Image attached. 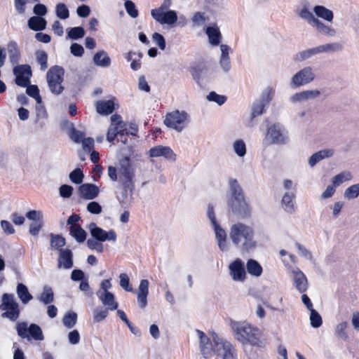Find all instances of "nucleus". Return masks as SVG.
Masks as SVG:
<instances>
[{
  "label": "nucleus",
  "mask_w": 359,
  "mask_h": 359,
  "mask_svg": "<svg viewBox=\"0 0 359 359\" xmlns=\"http://www.w3.org/2000/svg\"><path fill=\"white\" fill-rule=\"evenodd\" d=\"M255 229L250 225L237 222L231 225L229 237L232 243L243 252L255 249L258 243L255 238Z\"/></svg>",
  "instance_id": "nucleus-1"
},
{
  "label": "nucleus",
  "mask_w": 359,
  "mask_h": 359,
  "mask_svg": "<svg viewBox=\"0 0 359 359\" xmlns=\"http://www.w3.org/2000/svg\"><path fill=\"white\" fill-rule=\"evenodd\" d=\"M313 8L308 0H302L295 13L299 18L306 22L319 34L330 37L334 36L337 34L336 29L316 18L312 12Z\"/></svg>",
  "instance_id": "nucleus-2"
},
{
  "label": "nucleus",
  "mask_w": 359,
  "mask_h": 359,
  "mask_svg": "<svg viewBox=\"0 0 359 359\" xmlns=\"http://www.w3.org/2000/svg\"><path fill=\"white\" fill-rule=\"evenodd\" d=\"M230 328L235 339L243 345L258 346L261 331L245 321L231 320Z\"/></svg>",
  "instance_id": "nucleus-3"
},
{
  "label": "nucleus",
  "mask_w": 359,
  "mask_h": 359,
  "mask_svg": "<svg viewBox=\"0 0 359 359\" xmlns=\"http://www.w3.org/2000/svg\"><path fill=\"white\" fill-rule=\"evenodd\" d=\"M135 168L128 157H124L118 161V180L123 187L133 190L134 189V177Z\"/></svg>",
  "instance_id": "nucleus-4"
},
{
  "label": "nucleus",
  "mask_w": 359,
  "mask_h": 359,
  "mask_svg": "<svg viewBox=\"0 0 359 359\" xmlns=\"http://www.w3.org/2000/svg\"><path fill=\"white\" fill-rule=\"evenodd\" d=\"M190 122V116L185 111L175 110L165 116V125L178 133L182 131Z\"/></svg>",
  "instance_id": "nucleus-5"
},
{
  "label": "nucleus",
  "mask_w": 359,
  "mask_h": 359,
  "mask_svg": "<svg viewBox=\"0 0 359 359\" xmlns=\"http://www.w3.org/2000/svg\"><path fill=\"white\" fill-rule=\"evenodd\" d=\"M214 353L219 359H238V353L233 344L224 338H214Z\"/></svg>",
  "instance_id": "nucleus-6"
},
{
  "label": "nucleus",
  "mask_w": 359,
  "mask_h": 359,
  "mask_svg": "<svg viewBox=\"0 0 359 359\" xmlns=\"http://www.w3.org/2000/svg\"><path fill=\"white\" fill-rule=\"evenodd\" d=\"M65 70L62 67L55 65L49 69L46 74V79L51 93L55 95L60 94L64 88L63 82Z\"/></svg>",
  "instance_id": "nucleus-7"
},
{
  "label": "nucleus",
  "mask_w": 359,
  "mask_h": 359,
  "mask_svg": "<svg viewBox=\"0 0 359 359\" xmlns=\"http://www.w3.org/2000/svg\"><path fill=\"white\" fill-rule=\"evenodd\" d=\"M18 334L22 339L42 341L44 339L41 327L34 323L28 325L26 322H20L16 325Z\"/></svg>",
  "instance_id": "nucleus-8"
},
{
  "label": "nucleus",
  "mask_w": 359,
  "mask_h": 359,
  "mask_svg": "<svg viewBox=\"0 0 359 359\" xmlns=\"http://www.w3.org/2000/svg\"><path fill=\"white\" fill-rule=\"evenodd\" d=\"M0 309L6 311L2 314L3 317L8 318L12 321L16 320L20 316L19 306L14 295L5 293L2 296V303L0 305Z\"/></svg>",
  "instance_id": "nucleus-9"
},
{
  "label": "nucleus",
  "mask_w": 359,
  "mask_h": 359,
  "mask_svg": "<svg viewBox=\"0 0 359 359\" xmlns=\"http://www.w3.org/2000/svg\"><path fill=\"white\" fill-rule=\"evenodd\" d=\"M127 124L122 120L118 114H114L111 116V125L109 126L107 140L109 142H113L118 135L123 136L128 135Z\"/></svg>",
  "instance_id": "nucleus-10"
},
{
  "label": "nucleus",
  "mask_w": 359,
  "mask_h": 359,
  "mask_svg": "<svg viewBox=\"0 0 359 359\" xmlns=\"http://www.w3.org/2000/svg\"><path fill=\"white\" fill-rule=\"evenodd\" d=\"M266 139L271 144H285L288 141V133L281 124L274 123L268 128Z\"/></svg>",
  "instance_id": "nucleus-11"
},
{
  "label": "nucleus",
  "mask_w": 359,
  "mask_h": 359,
  "mask_svg": "<svg viewBox=\"0 0 359 359\" xmlns=\"http://www.w3.org/2000/svg\"><path fill=\"white\" fill-rule=\"evenodd\" d=\"M208 216L214 228L215 233V238L217 239L218 246L222 251H226L229 248V245L226 241V233L216 221V217L214 212L213 208L208 206Z\"/></svg>",
  "instance_id": "nucleus-12"
},
{
  "label": "nucleus",
  "mask_w": 359,
  "mask_h": 359,
  "mask_svg": "<svg viewBox=\"0 0 359 359\" xmlns=\"http://www.w3.org/2000/svg\"><path fill=\"white\" fill-rule=\"evenodd\" d=\"M315 77L313 68L311 67H306L292 76L290 85L292 88L304 86L313 82Z\"/></svg>",
  "instance_id": "nucleus-13"
},
{
  "label": "nucleus",
  "mask_w": 359,
  "mask_h": 359,
  "mask_svg": "<svg viewBox=\"0 0 359 359\" xmlns=\"http://www.w3.org/2000/svg\"><path fill=\"white\" fill-rule=\"evenodd\" d=\"M228 205L235 214L242 217H248L251 212L250 207L246 201L245 196L229 198Z\"/></svg>",
  "instance_id": "nucleus-14"
},
{
  "label": "nucleus",
  "mask_w": 359,
  "mask_h": 359,
  "mask_svg": "<svg viewBox=\"0 0 359 359\" xmlns=\"http://www.w3.org/2000/svg\"><path fill=\"white\" fill-rule=\"evenodd\" d=\"M229 276L236 282H244L247 278L244 262L237 258L229 265Z\"/></svg>",
  "instance_id": "nucleus-15"
},
{
  "label": "nucleus",
  "mask_w": 359,
  "mask_h": 359,
  "mask_svg": "<svg viewBox=\"0 0 359 359\" xmlns=\"http://www.w3.org/2000/svg\"><path fill=\"white\" fill-rule=\"evenodd\" d=\"M88 229L92 237L100 242H104L106 241L115 242L116 240V233L113 229L106 231L102 228L98 227L94 222L89 224Z\"/></svg>",
  "instance_id": "nucleus-16"
},
{
  "label": "nucleus",
  "mask_w": 359,
  "mask_h": 359,
  "mask_svg": "<svg viewBox=\"0 0 359 359\" xmlns=\"http://www.w3.org/2000/svg\"><path fill=\"white\" fill-rule=\"evenodd\" d=\"M13 74L16 76L15 83L18 86L26 87L30 83L32 72L29 66H17L13 69Z\"/></svg>",
  "instance_id": "nucleus-17"
},
{
  "label": "nucleus",
  "mask_w": 359,
  "mask_h": 359,
  "mask_svg": "<svg viewBox=\"0 0 359 359\" xmlns=\"http://www.w3.org/2000/svg\"><path fill=\"white\" fill-rule=\"evenodd\" d=\"M196 333L200 339L201 353L205 358H208L212 355V353L214 352V339H212V341H210L207 335L203 332L198 330H196ZM215 337L216 336H214L213 338Z\"/></svg>",
  "instance_id": "nucleus-18"
},
{
  "label": "nucleus",
  "mask_w": 359,
  "mask_h": 359,
  "mask_svg": "<svg viewBox=\"0 0 359 359\" xmlns=\"http://www.w3.org/2000/svg\"><path fill=\"white\" fill-rule=\"evenodd\" d=\"M292 280L297 290L303 293L308 288V281L304 273L298 268L292 270Z\"/></svg>",
  "instance_id": "nucleus-19"
},
{
  "label": "nucleus",
  "mask_w": 359,
  "mask_h": 359,
  "mask_svg": "<svg viewBox=\"0 0 359 359\" xmlns=\"http://www.w3.org/2000/svg\"><path fill=\"white\" fill-rule=\"evenodd\" d=\"M149 156L151 157H161L163 156L165 158L174 161H175V154L173 151L166 146H156L149 149Z\"/></svg>",
  "instance_id": "nucleus-20"
},
{
  "label": "nucleus",
  "mask_w": 359,
  "mask_h": 359,
  "mask_svg": "<svg viewBox=\"0 0 359 359\" xmlns=\"http://www.w3.org/2000/svg\"><path fill=\"white\" fill-rule=\"evenodd\" d=\"M152 18L161 24L172 25L177 20V13L175 11L170 10L162 13L154 11Z\"/></svg>",
  "instance_id": "nucleus-21"
},
{
  "label": "nucleus",
  "mask_w": 359,
  "mask_h": 359,
  "mask_svg": "<svg viewBox=\"0 0 359 359\" xmlns=\"http://www.w3.org/2000/svg\"><path fill=\"white\" fill-rule=\"evenodd\" d=\"M79 192L81 198L86 200H93L98 196L100 189L95 184H83L79 187Z\"/></svg>",
  "instance_id": "nucleus-22"
},
{
  "label": "nucleus",
  "mask_w": 359,
  "mask_h": 359,
  "mask_svg": "<svg viewBox=\"0 0 359 359\" xmlns=\"http://www.w3.org/2000/svg\"><path fill=\"white\" fill-rule=\"evenodd\" d=\"M149 283L148 280L142 279L137 290V302L140 308L144 309L147 305Z\"/></svg>",
  "instance_id": "nucleus-23"
},
{
  "label": "nucleus",
  "mask_w": 359,
  "mask_h": 359,
  "mask_svg": "<svg viewBox=\"0 0 359 359\" xmlns=\"http://www.w3.org/2000/svg\"><path fill=\"white\" fill-rule=\"evenodd\" d=\"M72 252L69 249H60L58 257V268L66 269H71L73 266Z\"/></svg>",
  "instance_id": "nucleus-24"
},
{
  "label": "nucleus",
  "mask_w": 359,
  "mask_h": 359,
  "mask_svg": "<svg viewBox=\"0 0 359 359\" xmlns=\"http://www.w3.org/2000/svg\"><path fill=\"white\" fill-rule=\"evenodd\" d=\"M97 296L100 299L103 305L111 311L116 310L118 308V303L115 300L114 295L110 292H97Z\"/></svg>",
  "instance_id": "nucleus-25"
},
{
  "label": "nucleus",
  "mask_w": 359,
  "mask_h": 359,
  "mask_svg": "<svg viewBox=\"0 0 359 359\" xmlns=\"http://www.w3.org/2000/svg\"><path fill=\"white\" fill-rule=\"evenodd\" d=\"M313 12L316 18L322 19L327 22H332L334 20V13L330 9L322 5H316L313 8Z\"/></svg>",
  "instance_id": "nucleus-26"
},
{
  "label": "nucleus",
  "mask_w": 359,
  "mask_h": 359,
  "mask_svg": "<svg viewBox=\"0 0 359 359\" xmlns=\"http://www.w3.org/2000/svg\"><path fill=\"white\" fill-rule=\"evenodd\" d=\"M334 154V149H325L318 151L314 153L309 158V164L311 167H313L319 161L325 159L331 158Z\"/></svg>",
  "instance_id": "nucleus-27"
},
{
  "label": "nucleus",
  "mask_w": 359,
  "mask_h": 359,
  "mask_svg": "<svg viewBox=\"0 0 359 359\" xmlns=\"http://www.w3.org/2000/svg\"><path fill=\"white\" fill-rule=\"evenodd\" d=\"M205 34L208 35L209 43L211 45H219L222 39V34L219 27L216 25L207 27Z\"/></svg>",
  "instance_id": "nucleus-28"
},
{
  "label": "nucleus",
  "mask_w": 359,
  "mask_h": 359,
  "mask_svg": "<svg viewBox=\"0 0 359 359\" xmlns=\"http://www.w3.org/2000/svg\"><path fill=\"white\" fill-rule=\"evenodd\" d=\"M93 60L96 66L100 67L107 68L111 65V59L104 50L97 52L94 55Z\"/></svg>",
  "instance_id": "nucleus-29"
},
{
  "label": "nucleus",
  "mask_w": 359,
  "mask_h": 359,
  "mask_svg": "<svg viewBox=\"0 0 359 359\" xmlns=\"http://www.w3.org/2000/svg\"><path fill=\"white\" fill-rule=\"evenodd\" d=\"M114 109L113 100H101L96 103V111L98 114L108 115L111 114Z\"/></svg>",
  "instance_id": "nucleus-30"
},
{
  "label": "nucleus",
  "mask_w": 359,
  "mask_h": 359,
  "mask_svg": "<svg viewBox=\"0 0 359 359\" xmlns=\"http://www.w3.org/2000/svg\"><path fill=\"white\" fill-rule=\"evenodd\" d=\"M7 50L9 55L10 62L13 65L18 64L20 60V53L16 42L10 41L7 44Z\"/></svg>",
  "instance_id": "nucleus-31"
},
{
  "label": "nucleus",
  "mask_w": 359,
  "mask_h": 359,
  "mask_svg": "<svg viewBox=\"0 0 359 359\" xmlns=\"http://www.w3.org/2000/svg\"><path fill=\"white\" fill-rule=\"evenodd\" d=\"M294 197L295 196L293 192H286L283 196L282 205L285 211L288 213H292L294 212Z\"/></svg>",
  "instance_id": "nucleus-32"
},
{
  "label": "nucleus",
  "mask_w": 359,
  "mask_h": 359,
  "mask_svg": "<svg viewBox=\"0 0 359 359\" xmlns=\"http://www.w3.org/2000/svg\"><path fill=\"white\" fill-rule=\"evenodd\" d=\"M28 26L34 31L43 30L46 27V20L39 16H33L29 19Z\"/></svg>",
  "instance_id": "nucleus-33"
},
{
  "label": "nucleus",
  "mask_w": 359,
  "mask_h": 359,
  "mask_svg": "<svg viewBox=\"0 0 359 359\" xmlns=\"http://www.w3.org/2000/svg\"><path fill=\"white\" fill-rule=\"evenodd\" d=\"M17 294L19 299L24 304H27L33 297L29 293L27 287L23 283H18L16 290Z\"/></svg>",
  "instance_id": "nucleus-34"
},
{
  "label": "nucleus",
  "mask_w": 359,
  "mask_h": 359,
  "mask_svg": "<svg viewBox=\"0 0 359 359\" xmlns=\"http://www.w3.org/2000/svg\"><path fill=\"white\" fill-rule=\"evenodd\" d=\"M229 185L230 192L229 198H235L244 196L243 191L237 180L232 178L229 179Z\"/></svg>",
  "instance_id": "nucleus-35"
},
{
  "label": "nucleus",
  "mask_w": 359,
  "mask_h": 359,
  "mask_svg": "<svg viewBox=\"0 0 359 359\" xmlns=\"http://www.w3.org/2000/svg\"><path fill=\"white\" fill-rule=\"evenodd\" d=\"M246 268L248 272L256 277H259L262 273V267L259 262L255 259H250L247 262Z\"/></svg>",
  "instance_id": "nucleus-36"
},
{
  "label": "nucleus",
  "mask_w": 359,
  "mask_h": 359,
  "mask_svg": "<svg viewBox=\"0 0 359 359\" xmlns=\"http://www.w3.org/2000/svg\"><path fill=\"white\" fill-rule=\"evenodd\" d=\"M317 48L318 54L323 53H334L341 51L343 49V46L338 42H334L318 46Z\"/></svg>",
  "instance_id": "nucleus-37"
},
{
  "label": "nucleus",
  "mask_w": 359,
  "mask_h": 359,
  "mask_svg": "<svg viewBox=\"0 0 359 359\" xmlns=\"http://www.w3.org/2000/svg\"><path fill=\"white\" fill-rule=\"evenodd\" d=\"M353 175L350 171H343L332 178V182L333 186L339 187L343 182L351 180Z\"/></svg>",
  "instance_id": "nucleus-38"
},
{
  "label": "nucleus",
  "mask_w": 359,
  "mask_h": 359,
  "mask_svg": "<svg viewBox=\"0 0 359 359\" xmlns=\"http://www.w3.org/2000/svg\"><path fill=\"white\" fill-rule=\"evenodd\" d=\"M38 299L44 304H49L52 303L54 300V294L52 288L48 285L44 286L43 291Z\"/></svg>",
  "instance_id": "nucleus-39"
},
{
  "label": "nucleus",
  "mask_w": 359,
  "mask_h": 359,
  "mask_svg": "<svg viewBox=\"0 0 359 359\" xmlns=\"http://www.w3.org/2000/svg\"><path fill=\"white\" fill-rule=\"evenodd\" d=\"M70 234L79 243H82L86 240V232L79 225H72L70 226Z\"/></svg>",
  "instance_id": "nucleus-40"
},
{
  "label": "nucleus",
  "mask_w": 359,
  "mask_h": 359,
  "mask_svg": "<svg viewBox=\"0 0 359 359\" xmlns=\"http://www.w3.org/2000/svg\"><path fill=\"white\" fill-rule=\"evenodd\" d=\"M318 54L317 47H314L312 48H309L298 53L294 57V60L298 62H302L305 60H307L313 55Z\"/></svg>",
  "instance_id": "nucleus-41"
},
{
  "label": "nucleus",
  "mask_w": 359,
  "mask_h": 359,
  "mask_svg": "<svg viewBox=\"0 0 359 359\" xmlns=\"http://www.w3.org/2000/svg\"><path fill=\"white\" fill-rule=\"evenodd\" d=\"M67 39L77 40L84 36L85 30L81 27H75L67 29Z\"/></svg>",
  "instance_id": "nucleus-42"
},
{
  "label": "nucleus",
  "mask_w": 359,
  "mask_h": 359,
  "mask_svg": "<svg viewBox=\"0 0 359 359\" xmlns=\"http://www.w3.org/2000/svg\"><path fill=\"white\" fill-rule=\"evenodd\" d=\"M233 149L238 157H243L246 154V145L243 140H236L233 142Z\"/></svg>",
  "instance_id": "nucleus-43"
},
{
  "label": "nucleus",
  "mask_w": 359,
  "mask_h": 359,
  "mask_svg": "<svg viewBox=\"0 0 359 359\" xmlns=\"http://www.w3.org/2000/svg\"><path fill=\"white\" fill-rule=\"evenodd\" d=\"M359 196V183L353 184L348 187L344 194L345 198L352 200L356 198Z\"/></svg>",
  "instance_id": "nucleus-44"
},
{
  "label": "nucleus",
  "mask_w": 359,
  "mask_h": 359,
  "mask_svg": "<svg viewBox=\"0 0 359 359\" xmlns=\"http://www.w3.org/2000/svg\"><path fill=\"white\" fill-rule=\"evenodd\" d=\"M55 14L57 18L65 20L69 16V12L67 6L63 3H59L55 6Z\"/></svg>",
  "instance_id": "nucleus-45"
},
{
  "label": "nucleus",
  "mask_w": 359,
  "mask_h": 359,
  "mask_svg": "<svg viewBox=\"0 0 359 359\" xmlns=\"http://www.w3.org/2000/svg\"><path fill=\"white\" fill-rule=\"evenodd\" d=\"M123 187L124 189L121 193V196H118V199L123 205H126L130 204L132 201L133 190L130 191L128 188H126L125 187Z\"/></svg>",
  "instance_id": "nucleus-46"
},
{
  "label": "nucleus",
  "mask_w": 359,
  "mask_h": 359,
  "mask_svg": "<svg viewBox=\"0 0 359 359\" xmlns=\"http://www.w3.org/2000/svg\"><path fill=\"white\" fill-rule=\"evenodd\" d=\"M77 320V314L74 312H69L64 316L62 319L63 325L67 328L73 327Z\"/></svg>",
  "instance_id": "nucleus-47"
},
{
  "label": "nucleus",
  "mask_w": 359,
  "mask_h": 359,
  "mask_svg": "<svg viewBox=\"0 0 359 359\" xmlns=\"http://www.w3.org/2000/svg\"><path fill=\"white\" fill-rule=\"evenodd\" d=\"M36 59L37 62L41 65V70L45 71L48 67V55L43 50H37L36 52Z\"/></svg>",
  "instance_id": "nucleus-48"
},
{
  "label": "nucleus",
  "mask_w": 359,
  "mask_h": 359,
  "mask_svg": "<svg viewBox=\"0 0 359 359\" xmlns=\"http://www.w3.org/2000/svg\"><path fill=\"white\" fill-rule=\"evenodd\" d=\"M108 310L101 306L95 309L93 311L94 320L98 323L104 320L108 315Z\"/></svg>",
  "instance_id": "nucleus-49"
},
{
  "label": "nucleus",
  "mask_w": 359,
  "mask_h": 359,
  "mask_svg": "<svg viewBox=\"0 0 359 359\" xmlns=\"http://www.w3.org/2000/svg\"><path fill=\"white\" fill-rule=\"evenodd\" d=\"M27 87L26 92L32 97L34 98L36 103L41 104L42 100L39 95V90L35 85H28Z\"/></svg>",
  "instance_id": "nucleus-50"
},
{
  "label": "nucleus",
  "mask_w": 359,
  "mask_h": 359,
  "mask_svg": "<svg viewBox=\"0 0 359 359\" xmlns=\"http://www.w3.org/2000/svg\"><path fill=\"white\" fill-rule=\"evenodd\" d=\"M310 322L311 325L314 328H318L322 325V318L320 315L315 310L312 309L310 311Z\"/></svg>",
  "instance_id": "nucleus-51"
},
{
  "label": "nucleus",
  "mask_w": 359,
  "mask_h": 359,
  "mask_svg": "<svg viewBox=\"0 0 359 359\" xmlns=\"http://www.w3.org/2000/svg\"><path fill=\"white\" fill-rule=\"evenodd\" d=\"M69 177L73 183L79 184L83 182L84 175L80 168H76L69 173Z\"/></svg>",
  "instance_id": "nucleus-52"
},
{
  "label": "nucleus",
  "mask_w": 359,
  "mask_h": 359,
  "mask_svg": "<svg viewBox=\"0 0 359 359\" xmlns=\"http://www.w3.org/2000/svg\"><path fill=\"white\" fill-rule=\"evenodd\" d=\"M275 95V90L271 87L266 88L262 94V100L266 105L268 104L273 99Z\"/></svg>",
  "instance_id": "nucleus-53"
},
{
  "label": "nucleus",
  "mask_w": 359,
  "mask_h": 359,
  "mask_svg": "<svg viewBox=\"0 0 359 359\" xmlns=\"http://www.w3.org/2000/svg\"><path fill=\"white\" fill-rule=\"evenodd\" d=\"M347 322H341L339 323L336 326L335 329V334L337 335V337L341 339H346L348 337V335L346 332V329L347 328Z\"/></svg>",
  "instance_id": "nucleus-54"
},
{
  "label": "nucleus",
  "mask_w": 359,
  "mask_h": 359,
  "mask_svg": "<svg viewBox=\"0 0 359 359\" xmlns=\"http://www.w3.org/2000/svg\"><path fill=\"white\" fill-rule=\"evenodd\" d=\"M266 104L263 102H257L253 104L252 109V117L255 118L262 114L265 110Z\"/></svg>",
  "instance_id": "nucleus-55"
},
{
  "label": "nucleus",
  "mask_w": 359,
  "mask_h": 359,
  "mask_svg": "<svg viewBox=\"0 0 359 359\" xmlns=\"http://www.w3.org/2000/svg\"><path fill=\"white\" fill-rule=\"evenodd\" d=\"M124 5L127 13L131 18H135L138 16V11L137 10L135 4L132 1H126Z\"/></svg>",
  "instance_id": "nucleus-56"
},
{
  "label": "nucleus",
  "mask_w": 359,
  "mask_h": 359,
  "mask_svg": "<svg viewBox=\"0 0 359 359\" xmlns=\"http://www.w3.org/2000/svg\"><path fill=\"white\" fill-rule=\"evenodd\" d=\"M119 278L121 287L126 291L133 292V289L130 285V280L128 275L126 273H121L119 276Z\"/></svg>",
  "instance_id": "nucleus-57"
},
{
  "label": "nucleus",
  "mask_w": 359,
  "mask_h": 359,
  "mask_svg": "<svg viewBox=\"0 0 359 359\" xmlns=\"http://www.w3.org/2000/svg\"><path fill=\"white\" fill-rule=\"evenodd\" d=\"M207 99L209 101H212L217 103L219 105L223 104L226 100V97L225 96L218 95L215 92L210 93L207 96Z\"/></svg>",
  "instance_id": "nucleus-58"
},
{
  "label": "nucleus",
  "mask_w": 359,
  "mask_h": 359,
  "mask_svg": "<svg viewBox=\"0 0 359 359\" xmlns=\"http://www.w3.org/2000/svg\"><path fill=\"white\" fill-rule=\"evenodd\" d=\"M289 100L294 104L302 103L307 101L304 90L293 94L290 97Z\"/></svg>",
  "instance_id": "nucleus-59"
},
{
  "label": "nucleus",
  "mask_w": 359,
  "mask_h": 359,
  "mask_svg": "<svg viewBox=\"0 0 359 359\" xmlns=\"http://www.w3.org/2000/svg\"><path fill=\"white\" fill-rule=\"evenodd\" d=\"M87 245L91 250H95L98 252H102L104 250L103 245L94 238H90L87 241Z\"/></svg>",
  "instance_id": "nucleus-60"
},
{
  "label": "nucleus",
  "mask_w": 359,
  "mask_h": 359,
  "mask_svg": "<svg viewBox=\"0 0 359 359\" xmlns=\"http://www.w3.org/2000/svg\"><path fill=\"white\" fill-rule=\"evenodd\" d=\"M70 138L75 142L79 143L84 139L85 134L75 128H72L69 133Z\"/></svg>",
  "instance_id": "nucleus-61"
},
{
  "label": "nucleus",
  "mask_w": 359,
  "mask_h": 359,
  "mask_svg": "<svg viewBox=\"0 0 359 359\" xmlns=\"http://www.w3.org/2000/svg\"><path fill=\"white\" fill-rule=\"evenodd\" d=\"M295 246L298 249L299 253L302 257H303L310 261H312L313 256L309 250H307L304 245H302V244H300L299 243H296Z\"/></svg>",
  "instance_id": "nucleus-62"
},
{
  "label": "nucleus",
  "mask_w": 359,
  "mask_h": 359,
  "mask_svg": "<svg viewBox=\"0 0 359 359\" xmlns=\"http://www.w3.org/2000/svg\"><path fill=\"white\" fill-rule=\"evenodd\" d=\"M73 191V187L70 185L63 184L59 188V193L61 197L69 198Z\"/></svg>",
  "instance_id": "nucleus-63"
},
{
  "label": "nucleus",
  "mask_w": 359,
  "mask_h": 359,
  "mask_svg": "<svg viewBox=\"0 0 359 359\" xmlns=\"http://www.w3.org/2000/svg\"><path fill=\"white\" fill-rule=\"evenodd\" d=\"M70 52L76 57H81L84 53V49L81 45L74 43L70 46Z\"/></svg>",
  "instance_id": "nucleus-64"
}]
</instances>
